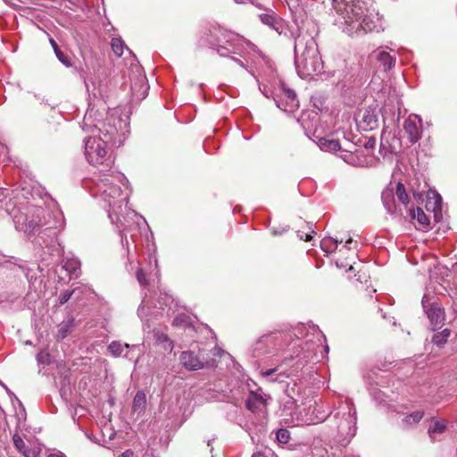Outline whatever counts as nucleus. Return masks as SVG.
I'll list each match as a JSON object with an SVG mask.
<instances>
[{
	"label": "nucleus",
	"mask_w": 457,
	"mask_h": 457,
	"mask_svg": "<svg viewBox=\"0 0 457 457\" xmlns=\"http://www.w3.org/2000/svg\"><path fill=\"white\" fill-rule=\"evenodd\" d=\"M442 204V197L438 193L432 191L428 194L426 208L428 212H434V218L436 221H439L441 219L439 212H441Z\"/></svg>",
	"instance_id": "20"
},
{
	"label": "nucleus",
	"mask_w": 457,
	"mask_h": 457,
	"mask_svg": "<svg viewBox=\"0 0 457 457\" xmlns=\"http://www.w3.org/2000/svg\"><path fill=\"white\" fill-rule=\"evenodd\" d=\"M338 433L345 439H351L356 433V411L353 403L345 400L341 402L333 414Z\"/></svg>",
	"instance_id": "6"
},
{
	"label": "nucleus",
	"mask_w": 457,
	"mask_h": 457,
	"mask_svg": "<svg viewBox=\"0 0 457 457\" xmlns=\"http://www.w3.org/2000/svg\"><path fill=\"white\" fill-rule=\"evenodd\" d=\"M311 406H312V409H311V413L310 414L312 415V416H315V415L320 416L323 413H325L328 417L329 415L332 414V412L327 413L325 411H322L321 407H320L316 403H314V405H311Z\"/></svg>",
	"instance_id": "44"
},
{
	"label": "nucleus",
	"mask_w": 457,
	"mask_h": 457,
	"mask_svg": "<svg viewBox=\"0 0 457 457\" xmlns=\"http://www.w3.org/2000/svg\"><path fill=\"white\" fill-rule=\"evenodd\" d=\"M6 212L12 217L15 228L27 235H34L45 227L46 230L56 235L64 228L65 220L62 212L54 204L52 210L41 206L10 200L6 204Z\"/></svg>",
	"instance_id": "3"
},
{
	"label": "nucleus",
	"mask_w": 457,
	"mask_h": 457,
	"mask_svg": "<svg viewBox=\"0 0 457 457\" xmlns=\"http://www.w3.org/2000/svg\"><path fill=\"white\" fill-rule=\"evenodd\" d=\"M130 347L129 344L122 345L120 342L113 341L109 346L108 350L114 357H119L122 354L124 350H127Z\"/></svg>",
	"instance_id": "31"
},
{
	"label": "nucleus",
	"mask_w": 457,
	"mask_h": 457,
	"mask_svg": "<svg viewBox=\"0 0 457 457\" xmlns=\"http://www.w3.org/2000/svg\"><path fill=\"white\" fill-rule=\"evenodd\" d=\"M287 336L282 332H270L259 337L252 346L255 358L278 355L285 351Z\"/></svg>",
	"instance_id": "8"
},
{
	"label": "nucleus",
	"mask_w": 457,
	"mask_h": 457,
	"mask_svg": "<svg viewBox=\"0 0 457 457\" xmlns=\"http://www.w3.org/2000/svg\"><path fill=\"white\" fill-rule=\"evenodd\" d=\"M395 195L403 204H407L409 203V196L405 191V187L403 184L400 182L396 185Z\"/></svg>",
	"instance_id": "35"
},
{
	"label": "nucleus",
	"mask_w": 457,
	"mask_h": 457,
	"mask_svg": "<svg viewBox=\"0 0 457 457\" xmlns=\"http://www.w3.org/2000/svg\"><path fill=\"white\" fill-rule=\"evenodd\" d=\"M86 87H87V90L90 91L91 86L89 85V83L87 81H86Z\"/></svg>",
	"instance_id": "55"
},
{
	"label": "nucleus",
	"mask_w": 457,
	"mask_h": 457,
	"mask_svg": "<svg viewBox=\"0 0 457 457\" xmlns=\"http://www.w3.org/2000/svg\"><path fill=\"white\" fill-rule=\"evenodd\" d=\"M21 453L24 455V457H37V453L35 450L29 449L28 447L26 449H24Z\"/></svg>",
	"instance_id": "47"
},
{
	"label": "nucleus",
	"mask_w": 457,
	"mask_h": 457,
	"mask_svg": "<svg viewBox=\"0 0 457 457\" xmlns=\"http://www.w3.org/2000/svg\"><path fill=\"white\" fill-rule=\"evenodd\" d=\"M294 356L293 355H290L289 359H293ZM288 359V357H285V360Z\"/></svg>",
	"instance_id": "59"
},
{
	"label": "nucleus",
	"mask_w": 457,
	"mask_h": 457,
	"mask_svg": "<svg viewBox=\"0 0 457 457\" xmlns=\"http://www.w3.org/2000/svg\"><path fill=\"white\" fill-rule=\"evenodd\" d=\"M146 405V398L145 393L138 391L133 399V411L141 413L145 411Z\"/></svg>",
	"instance_id": "27"
},
{
	"label": "nucleus",
	"mask_w": 457,
	"mask_h": 457,
	"mask_svg": "<svg viewBox=\"0 0 457 457\" xmlns=\"http://www.w3.org/2000/svg\"><path fill=\"white\" fill-rule=\"evenodd\" d=\"M341 142V149L339 150V156L342 158V154H353L356 151L357 146L355 143H352L350 140H348L345 137H344L343 140H340Z\"/></svg>",
	"instance_id": "34"
},
{
	"label": "nucleus",
	"mask_w": 457,
	"mask_h": 457,
	"mask_svg": "<svg viewBox=\"0 0 457 457\" xmlns=\"http://www.w3.org/2000/svg\"><path fill=\"white\" fill-rule=\"evenodd\" d=\"M248 0H235L236 3L237 4H245L246 3Z\"/></svg>",
	"instance_id": "53"
},
{
	"label": "nucleus",
	"mask_w": 457,
	"mask_h": 457,
	"mask_svg": "<svg viewBox=\"0 0 457 457\" xmlns=\"http://www.w3.org/2000/svg\"><path fill=\"white\" fill-rule=\"evenodd\" d=\"M78 289L79 288H75L72 291L66 290L62 292L59 296L60 304H64L65 303H67L71 299V295L78 291Z\"/></svg>",
	"instance_id": "41"
},
{
	"label": "nucleus",
	"mask_w": 457,
	"mask_h": 457,
	"mask_svg": "<svg viewBox=\"0 0 457 457\" xmlns=\"http://www.w3.org/2000/svg\"><path fill=\"white\" fill-rule=\"evenodd\" d=\"M260 375L266 382L269 383H284L286 382V378L289 377V374L281 370L279 366L262 370Z\"/></svg>",
	"instance_id": "17"
},
{
	"label": "nucleus",
	"mask_w": 457,
	"mask_h": 457,
	"mask_svg": "<svg viewBox=\"0 0 457 457\" xmlns=\"http://www.w3.org/2000/svg\"><path fill=\"white\" fill-rule=\"evenodd\" d=\"M145 80V78H140L138 84L135 83L134 85L131 86V90H132L133 94H136V92L137 90V86H140V87L143 88V92H142V94H140V96L142 97H145L146 90H147Z\"/></svg>",
	"instance_id": "40"
},
{
	"label": "nucleus",
	"mask_w": 457,
	"mask_h": 457,
	"mask_svg": "<svg viewBox=\"0 0 457 457\" xmlns=\"http://www.w3.org/2000/svg\"><path fill=\"white\" fill-rule=\"evenodd\" d=\"M450 335H451V330L448 328H445L443 331L435 334L433 336L432 342L435 345H436L438 347H442L447 342Z\"/></svg>",
	"instance_id": "32"
},
{
	"label": "nucleus",
	"mask_w": 457,
	"mask_h": 457,
	"mask_svg": "<svg viewBox=\"0 0 457 457\" xmlns=\"http://www.w3.org/2000/svg\"><path fill=\"white\" fill-rule=\"evenodd\" d=\"M360 126L364 130H373L378 126V119L376 112L371 109H365L360 113Z\"/></svg>",
	"instance_id": "19"
},
{
	"label": "nucleus",
	"mask_w": 457,
	"mask_h": 457,
	"mask_svg": "<svg viewBox=\"0 0 457 457\" xmlns=\"http://www.w3.org/2000/svg\"><path fill=\"white\" fill-rule=\"evenodd\" d=\"M209 43L211 47L215 49L220 56H229V54H242V40L241 38L221 29H213L211 31Z\"/></svg>",
	"instance_id": "7"
},
{
	"label": "nucleus",
	"mask_w": 457,
	"mask_h": 457,
	"mask_svg": "<svg viewBox=\"0 0 457 457\" xmlns=\"http://www.w3.org/2000/svg\"><path fill=\"white\" fill-rule=\"evenodd\" d=\"M325 351H326V352H328V345H326V346H325Z\"/></svg>",
	"instance_id": "60"
},
{
	"label": "nucleus",
	"mask_w": 457,
	"mask_h": 457,
	"mask_svg": "<svg viewBox=\"0 0 457 457\" xmlns=\"http://www.w3.org/2000/svg\"><path fill=\"white\" fill-rule=\"evenodd\" d=\"M350 270H353V267L351 265L349 268Z\"/></svg>",
	"instance_id": "62"
},
{
	"label": "nucleus",
	"mask_w": 457,
	"mask_h": 457,
	"mask_svg": "<svg viewBox=\"0 0 457 457\" xmlns=\"http://www.w3.org/2000/svg\"><path fill=\"white\" fill-rule=\"evenodd\" d=\"M124 42L120 38L112 39V48L117 56H121L124 51Z\"/></svg>",
	"instance_id": "36"
},
{
	"label": "nucleus",
	"mask_w": 457,
	"mask_h": 457,
	"mask_svg": "<svg viewBox=\"0 0 457 457\" xmlns=\"http://www.w3.org/2000/svg\"><path fill=\"white\" fill-rule=\"evenodd\" d=\"M277 106L286 112H294L299 107V101L294 90L281 85L279 92L274 97Z\"/></svg>",
	"instance_id": "10"
},
{
	"label": "nucleus",
	"mask_w": 457,
	"mask_h": 457,
	"mask_svg": "<svg viewBox=\"0 0 457 457\" xmlns=\"http://www.w3.org/2000/svg\"><path fill=\"white\" fill-rule=\"evenodd\" d=\"M411 215L413 219H416L418 222L423 227H427L429 224V219L421 208L417 207L411 211Z\"/></svg>",
	"instance_id": "33"
},
{
	"label": "nucleus",
	"mask_w": 457,
	"mask_h": 457,
	"mask_svg": "<svg viewBox=\"0 0 457 457\" xmlns=\"http://www.w3.org/2000/svg\"><path fill=\"white\" fill-rule=\"evenodd\" d=\"M103 114L93 106L89 107L83 120V129L92 128V136L84 139V154L91 165L101 166L100 169L110 168L112 161L107 155L109 145L120 146L129 132V116L120 109H113L107 113L104 120Z\"/></svg>",
	"instance_id": "1"
},
{
	"label": "nucleus",
	"mask_w": 457,
	"mask_h": 457,
	"mask_svg": "<svg viewBox=\"0 0 457 457\" xmlns=\"http://www.w3.org/2000/svg\"><path fill=\"white\" fill-rule=\"evenodd\" d=\"M277 440L281 444H287L290 439V433L286 428H279L276 433Z\"/></svg>",
	"instance_id": "37"
},
{
	"label": "nucleus",
	"mask_w": 457,
	"mask_h": 457,
	"mask_svg": "<svg viewBox=\"0 0 457 457\" xmlns=\"http://www.w3.org/2000/svg\"><path fill=\"white\" fill-rule=\"evenodd\" d=\"M446 429V421L445 420H436L428 428V434L432 439H435V435L442 434Z\"/></svg>",
	"instance_id": "28"
},
{
	"label": "nucleus",
	"mask_w": 457,
	"mask_h": 457,
	"mask_svg": "<svg viewBox=\"0 0 457 457\" xmlns=\"http://www.w3.org/2000/svg\"><path fill=\"white\" fill-rule=\"evenodd\" d=\"M352 244H353V240L352 238H349L346 240L345 245H344L345 248L351 249Z\"/></svg>",
	"instance_id": "51"
},
{
	"label": "nucleus",
	"mask_w": 457,
	"mask_h": 457,
	"mask_svg": "<svg viewBox=\"0 0 457 457\" xmlns=\"http://www.w3.org/2000/svg\"><path fill=\"white\" fill-rule=\"evenodd\" d=\"M92 93L95 97L104 99L108 96L109 84L106 79L98 80V82H91Z\"/></svg>",
	"instance_id": "22"
},
{
	"label": "nucleus",
	"mask_w": 457,
	"mask_h": 457,
	"mask_svg": "<svg viewBox=\"0 0 457 457\" xmlns=\"http://www.w3.org/2000/svg\"><path fill=\"white\" fill-rule=\"evenodd\" d=\"M381 199L387 212L394 213L395 211L394 190L392 188H386L381 194Z\"/></svg>",
	"instance_id": "23"
},
{
	"label": "nucleus",
	"mask_w": 457,
	"mask_h": 457,
	"mask_svg": "<svg viewBox=\"0 0 457 457\" xmlns=\"http://www.w3.org/2000/svg\"><path fill=\"white\" fill-rule=\"evenodd\" d=\"M424 416V412L421 411H413L407 415L402 420L401 427L404 429L409 428L418 424Z\"/></svg>",
	"instance_id": "24"
},
{
	"label": "nucleus",
	"mask_w": 457,
	"mask_h": 457,
	"mask_svg": "<svg viewBox=\"0 0 457 457\" xmlns=\"http://www.w3.org/2000/svg\"><path fill=\"white\" fill-rule=\"evenodd\" d=\"M403 129L411 144L417 143L422 134V120L417 114H411L404 120Z\"/></svg>",
	"instance_id": "14"
},
{
	"label": "nucleus",
	"mask_w": 457,
	"mask_h": 457,
	"mask_svg": "<svg viewBox=\"0 0 457 457\" xmlns=\"http://www.w3.org/2000/svg\"><path fill=\"white\" fill-rule=\"evenodd\" d=\"M311 409L312 406H310L308 409L303 408L295 411L294 413H292L291 415V420H287V423L290 424L293 427L312 425L320 423L328 418V415L325 413H323L320 416L311 415Z\"/></svg>",
	"instance_id": "11"
},
{
	"label": "nucleus",
	"mask_w": 457,
	"mask_h": 457,
	"mask_svg": "<svg viewBox=\"0 0 457 457\" xmlns=\"http://www.w3.org/2000/svg\"><path fill=\"white\" fill-rule=\"evenodd\" d=\"M318 145L322 151L337 152L341 149V142L339 139L320 137Z\"/></svg>",
	"instance_id": "21"
},
{
	"label": "nucleus",
	"mask_w": 457,
	"mask_h": 457,
	"mask_svg": "<svg viewBox=\"0 0 457 457\" xmlns=\"http://www.w3.org/2000/svg\"><path fill=\"white\" fill-rule=\"evenodd\" d=\"M246 408L254 414L264 416L267 412L266 400L262 394L251 392L245 401Z\"/></svg>",
	"instance_id": "15"
},
{
	"label": "nucleus",
	"mask_w": 457,
	"mask_h": 457,
	"mask_svg": "<svg viewBox=\"0 0 457 457\" xmlns=\"http://www.w3.org/2000/svg\"><path fill=\"white\" fill-rule=\"evenodd\" d=\"M335 24L349 36H361L382 29L378 13L370 12L364 0H332Z\"/></svg>",
	"instance_id": "4"
},
{
	"label": "nucleus",
	"mask_w": 457,
	"mask_h": 457,
	"mask_svg": "<svg viewBox=\"0 0 457 457\" xmlns=\"http://www.w3.org/2000/svg\"><path fill=\"white\" fill-rule=\"evenodd\" d=\"M371 56L382 65L385 71L391 70L395 64V58L386 48L377 49L372 53Z\"/></svg>",
	"instance_id": "18"
},
{
	"label": "nucleus",
	"mask_w": 457,
	"mask_h": 457,
	"mask_svg": "<svg viewBox=\"0 0 457 457\" xmlns=\"http://www.w3.org/2000/svg\"><path fill=\"white\" fill-rule=\"evenodd\" d=\"M124 175L111 166L110 168L98 169L94 176L86 182V187L96 198H101L109 207L108 215L112 223L115 224L120 230L121 243L128 245L126 230L131 227L130 220H143L135 211L128 209L123 214V204L128 203V195L121 190V185L125 186ZM127 209V205H125Z\"/></svg>",
	"instance_id": "2"
},
{
	"label": "nucleus",
	"mask_w": 457,
	"mask_h": 457,
	"mask_svg": "<svg viewBox=\"0 0 457 457\" xmlns=\"http://www.w3.org/2000/svg\"><path fill=\"white\" fill-rule=\"evenodd\" d=\"M136 275H137V281L139 282V284H140V285L145 286V285H146V284H147V283H146L145 275V273L143 272V270H142V269H138V270H137Z\"/></svg>",
	"instance_id": "45"
},
{
	"label": "nucleus",
	"mask_w": 457,
	"mask_h": 457,
	"mask_svg": "<svg viewBox=\"0 0 457 457\" xmlns=\"http://www.w3.org/2000/svg\"><path fill=\"white\" fill-rule=\"evenodd\" d=\"M204 351L199 350L182 352L179 357L180 363L188 370H198L204 367L207 362L204 356Z\"/></svg>",
	"instance_id": "12"
},
{
	"label": "nucleus",
	"mask_w": 457,
	"mask_h": 457,
	"mask_svg": "<svg viewBox=\"0 0 457 457\" xmlns=\"http://www.w3.org/2000/svg\"><path fill=\"white\" fill-rule=\"evenodd\" d=\"M154 338H155V341L158 344L162 345L165 350H170V351L172 350L173 342L169 338V337L166 334L160 332V331H155Z\"/></svg>",
	"instance_id": "30"
},
{
	"label": "nucleus",
	"mask_w": 457,
	"mask_h": 457,
	"mask_svg": "<svg viewBox=\"0 0 457 457\" xmlns=\"http://www.w3.org/2000/svg\"><path fill=\"white\" fill-rule=\"evenodd\" d=\"M170 300V296H165V304H167V303Z\"/></svg>",
	"instance_id": "56"
},
{
	"label": "nucleus",
	"mask_w": 457,
	"mask_h": 457,
	"mask_svg": "<svg viewBox=\"0 0 457 457\" xmlns=\"http://www.w3.org/2000/svg\"><path fill=\"white\" fill-rule=\"evenodd\" d=\"M74 326V320L69 319L63 320L58 325L56 337L58 339H64L71 332Z\"/></svg>",
	"instance_id": "25"
},
{
	"label": "nucleus",
	"mask_w": 457,
	"mask_h": 457,
	"mask_svg": "<svg viewBox=\"0 0 457 457\" xmlns=\"http://www.w3.org/2000/svg\"><path fill=\"white\" fill-rule=\"evenodd\" d=\"M179 321H182V318L181 317H177L175 320H174V323L178 324Z\"/></svg>",
	"instance_id": "52"
},
{
	"label": "nucleus",
	"mask_w": 457,
	"mask_h": 457,
	"mask_svg": "<svg viewBox=\"0 0 457 457\" xmlns=\"http://www.w3.org/2000/svg\"><path fill=\"white\" fill-rule=\"evenodd\" d=\"M287 4H288V5H289V9H291V11H293V8H295V6L291 5V4H290V3H287Z\"/></svg>",
	"instance_id": "58"
},
{
	"label": "nucleus",
	"mask_w": 457,
	"mask_h": 457,
	"mask_svg": "<svg viewBox=\"0 0 457 457\" xmlns=\"http://www.w3.org/2000/svg\"><path fill=\"white\" fill-rule=\"evenodd\" d=\"M339 243H342V240L338 241L332 237H327L320 241V247L326 253H333L337 249Z\"/></svg>",
	"instance_id": "29"
},
{
	"label": "nucleus",
	"mask_w": 457,
	"mask_h": 457,
	"mask_svg": "<svg viewBox=\"0 0 457 457\" xmlns=\"http://www.w3.org/2000/svg\"><path fill=\"white\" fill-rule=\"evenodd\" d=\"M376 145V139L374 137H370L366 140V142L363 144L362 150H365L368 153H371Z\"/></svg>",
	"instance_id": "42"
},
{
	"label": "nucleus",
	"mask_w": 457,
	"mask_h": 457,
	"mask_svg": "<svg viewBox=\"0 0 457 457\" xmlns=\"http://www.w3.org/2000/svg\"><path fill=\"white\" fill-rule=\"evenodd\" d=\"M298 237L304 241H311L312 238V234L298 232Z\"/></svg>",
	"instance_id": "48"
},
{
	"label": "nucleus",
	"mask_w": 457,
	"mask_h": 457,
	"mask_svg": "<svg viewBox=\"0 0 457 457\" xmlns=\"http://www.w3.org/2000/svg\"><path fill=\"white\" fill-rule=\"evenodd\" d=\"M342 159L353 166L360 167L372 166L376 162V158L373 154L368 153L361 148H357L353 154H342Z\"/></svg>",
	"instance_id": "13"
},
{
	"label": "nucleus",
	"mask_w": 457,
	"mask_h": 457,
	"mask_svg": "<svg viewBox=\"0 0 457 457\" xmlns=\"http://www.w3.org/2000/svg\"><path fill=\"white\" fill-rule=\"evenodd\" d=\"M259 18L263 24L269 26L278 34L283 32L284 21L272 10H269L266 13L260 14Z\"/></svg>",
	"instance_id": "16"
},
{
	"label": "nucleus",
	"mask_w": 457,
	"mask_h": 457,
	"mask_svg": "<svg viewBox=\"0 0 457 457\" xmlns=\"http://www.w3.org/2000/svg\"><path fill=\"white\" fill-rule=\"evenodd\" d=\"M147 304H148L147 301H146V300H143V301H142L141 305L139 306V308H138V310H137L138 315H139L141 318H143V317L145 315V309H146V308H147V309L149 308V307L147 306Z\"/></svg>",
	"instance_id": "46"
},
{
	"label": "nucleus",
	"mask_w": 457,
	"mask_h": 457,
	"mask_svg": "<svg viewBox=\"0 0 457 457\" xmlns=\"http://www.w3.org/2000/svg\"><path fill=\"white\" fill-rule=\"evenodd\" d=\"M421 304L433 330L440 328L445 322V311L442 306L435 301V297L425 294Z\"/></svg>",
	"instance_id": "9"
},
{
	"label": "nucleus",
	"mask_w": 457,
	"mask_h": 457,
	"mask_svg": "<svg viewBox=\"0 0 457 457\" xmlns=\"http://www.w3.org/2000/svg\"><path fill=\"white\" fill-rule=\"evenodd\" d=\"M13 445L15 448L20 452L22 453L24 449L27 448L25 442L22 440V438L15 434L12 437Z\"/></svg>",
	"instance_id": "38"
},
{
	"label": "nucleus",
	"mask_w": 457,
	"mask_h": 457,
	"mask_svg": "<svg viewBox=\"0 0 457 457\" xmlns=\"http://www.w3.org/2000/svg\"><path fill=\"white\" fill-rule=\"evenodd\" d=\"M295 63L301 76H312L321 71L322 62L313 38L309 37L307 40L303 37L295 38Z\"/></svg>",
	"instance_id": "5"
},
{
	"label": "nucleus",
	"mask_w": 457,
	"mask_h": 457,
	"mask_svg": "<svg viewBox=\"0 0 457 457\" xmlns=\"http://www.w3.org/2000/svg\"><path fill=\"white\" fill-rule=\"evenodd\" d=\"M50 44H51L54 53H56L58 50H60V48L54 39L50 38Z\"/></svg>",
	"instance_id": "49"
},
{
	"label": "nucleus",
	"mask_w": 457,
	"mask_h": 457,
	"mask_svg": "<svg viewBox=\"0 0 457 457\" xmlns=\"http://www.w3.org/2000/svg\"><path fill=\"white\" fill-rule=\"evenodd\" d=\"M37 360L41 364H49L50 363V356L49 353L46 351H41L37 355Z\"/></svg>",
	"instance_id": "43"
},
{
	"label": "nucleus",
	"mask_w": 457,
	"mask_h": 457,
	"mask_svg": "<svg viewBox=\"0 0 457 457\" xmlns=\"http://www.w3.org/2000/svg\"><path fill=\"white\" fill-rule=\"evenodd\" d=\"M47 457H66V456L61 452H54V453H51Z\"/></svg>",
	"instance_id": "50"
},
{
	"label": "nucleus",
	"mask_w": 457,
	"mask_h": 457,
	"mask_svg": "<svg viewBox=\"0 0 457 457\" xmlns=\"http://www.w3.org/2000/svg\"><path fill=\"white\" fill-rule=\"evenodd\" d=\"M62 268L70 274H74L80 268V262L75 257H66L62 260Z\"/></svg>",
	"instance_id": "26"
},
{
	"label": "nucleus",
	"mask_w": 457,
	"mask_h": 457,
	"mask_svg": "<svg viewBox=\"0 0 457 457\" xmlns=\"http://www.w3.org/2000/svg\"><path fill=\"white\" fill-rule=\"evenodd\" d=\"M299 346H300V345H299V340H296V341L294 343V346H293V347H294V348H296V347L298 348Z\"/></svg>",
	"instance_id": "54"
},
{
	"label": "nucleus",
	"mask_w": 457,
	"mask_h": 457,
	"mask_svg": "<svg viewBox=\"0 0 457 457\" xmlns=\"http://www.w3.org/2000/svg\"><path fill=\"white\" fill-rule=\"evenodd\" d=\"M57 59L66 67H71L72 64H71V59L70 57L64 54L63 52H62L61 50H58L56 53H54Z\"/></svg>",
	"instance_id": "39"
},
{
	"label": "nucleus",
	"mask_w": 457,
	"mask_h": 457,
	"mask_svg": "<svg viewBox=\"0 0 457 457\" xmlns=\"http://www.w3.org/2000/svg\"><path fill=\"white\" fill-rule=\"evenodd\" d=\"M237 62H238L241 66H243V63L241 62L240 60H237V59H234Z\"/></svg>",
	"instance_id": "57"
},
{
	"label": "nucleus",
	"mask_w": 457,
	"mask_h": 457,
	"mask_svg": "<svg viewBox=\"0 0 457 457\" xmlns=\"http://www.w3.org/2000/svg\"><path fill=\"white\" fill-rule=\"evenodd\" d=\"M159 309H161V310H162V311L164 310V308L162 307V304H161V306L159 307Z\"/></svg>",
	"instance_id": "61"
}]
</instances>
